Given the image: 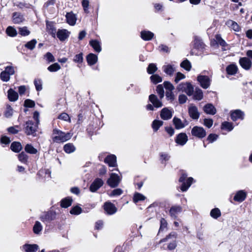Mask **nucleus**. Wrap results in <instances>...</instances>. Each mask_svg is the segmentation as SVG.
<instances>
[{
	"label": "nucleus",
	"instance_id": "nucleus-1",
	"mask_svg": "<svg viewBox=\"0 0 252 252\" xmlns=\"http://www.w3.org/2000/svg\"><path fill=\"white\" fill-rule=\"evenodd\" d=\"M71 132L65 133L59 129H54L52 133V140L55 143H63L69 140L72 136Z\"/></svg>",
	"mask_w": 252,
	"mask_h": 252
},
{
	"label": "nucleus",
	"instance_id": "nucleus-2",
	"mask_svg": "<svg viewBox=\"0 0 252 252\" xmlns=\"http://www.w3.org/2000/svg\"><path fill=\"white\" fill-rule=\"evenodd\" d=\"M38 125L32 120L27 121L23 125V130L27 135L36 136Z\"/></svg>",
	"mask_w": 252,
	"mask_h": 252
},
{
	"label": "nucleus",
	"instance_id": "nucleus-3",
	"mask_svg": "<svg viewBox=\"0 0 252 252\" xmlns=\"http://www.w3.org/2000/svg\"><path fill=\"white\" fill-rule=\"evenodd\" d=\"M187 176L188 175L186 173H183L179 178V182L182 183L180 189L183 192L188 190L191 186L193 180V179L192 177H189L187 179Z\"/></svg>",
	"mask_w": 252,
	"mask_h": 252
},
{
	"label": "nucleus",
	"instance_id": "nucleus-4",
	"mask_svg": "<svg viewBox=\"0 0 252 252\" xmlns=\"http://www.w3.org/2000/svg\"><path fill=\"white\" fill-rule=\"evenodd\" d=\"M177 237V234L175 232H172L166 237L162 239H161L159 243H162L168 241L169 239L172 240V241L170 242L167 246V248L169 250H173L177 247V243L176 239Z\"/></svg>",
	"mask_w": 252,
	"mask_h": 252
},
{
	"label": "nucleus",
	"instance_id": "nucleus-5",
	"mask_svg": "<svg viewBox=\"0 0 252 252\" xmlns=\"http://www.w3.org/2000/svg\"><path fill=\"white\" fill-rule=\"evenodd\" d=\"M177 90L179 92L186 93L189 96L193 94L194 88L193 86L189 82L182 83L177 87Z\"/></svg>",
	"mask_w": 252,
	"mask_h": 252
},
{
	"label": "nucleus",
	"instance_id": "nucleus-6",
	"mask_svg": "<svg viewBox=\"0 0 252 252\" xmlns=\"http://www.w3.org/2000/svg\"><path fill=\"white\" fill-rule=\"evenodd\" d=\"M56 217V213L53 211L43 212L40 216V220L44 223H49L54 220Z\"/></svg>",
	"mask_w": 252,
	"mask_h": 252
},
{
	"label": "nucleus",
	"instance_id": "nucleus-7",
	"mask_svg": "<svg viewBox=\"0 0 252 252\" xmlns=\"http://www.w3.org/2000/svg\"><path fill=\"white\" fill-rule=\"evenodd\" d=\"M121 181V177L117 174H110L109 178L107 181L108 185L112 188L118 187Z\"/></svg>",
	"mask_w": 252,
	"mask_h": 252
},
{
	"label": "nucleus",
	"instance_id": "nucleus-8",
	"mask_svg": "<svg viewBox=\"0 0 252 252\" xmlns=\"http://www.w3.org/2000/svg\"><path fill=\"white\" fill-rule=\"evenodd\" d=\"M197 80L201 87L205 89H208L210 87L212 81L209 76L202 75H198Z\"/></svg>",
	"mask_w": 252,
	"mask_h": 252
},
{
	"label": "nucleus",
	"instance_id": "nucleus-9",
	"mask_svg": "<svg viewBox=\"0 0 252 252\" xmlns=\"http://www.w3.org/2000/svg\"><path fill=\"white\" fill-rule=\"evenodd\" d=\"M191 132L193 136L198 138H203L206 135L205 130L202 127L198 126L193 127Z\"/></svg>",
	"mask_w": 252,
	"mask_h": 252
},
{
	"label": "nucleus",
	"instance_id": "nucleus-10",
	"mask_svg": "<svg viewBox=\"0 0 252 252\" xmlns=\"http://www.w3.org/2000/svg\"><path fill=\"white\" fill-rule=\"evenodd\" d=\"M188 111L189 116L193 120H197L199 116L200 113L198 110L197 107L193 104L189 105Z\"/></svg>",
	"mask_w": 252,
	"mask_h": 252
},
{
	"label": "nucleus",
	"instance_id": "nucleus-11",
	"mask_svg": "<svg viewBox=\"0 0 252 252\" xmlns=\"http://www.w3.org/2000/svg\"><path fill=\"white\" fill-rule=\"evenodd\" d=\"M245 113L240 109H237L230 112V117L233 121L238 120H243L244 119Z\"/></svg>",
	"mask_w": 252,
	"mask_h": 252
},
{
	"label": "nucleus",
	"instance_id": "nucleus-12",
	"mask_svg": "<svg viewBox=\"0 0 252 252\" xmlns=\"http://www.w3.org/2000/svg\"><path fill=\"white\" fill-rule=\"evenodd\" d=\"M182 211V208L180 205L172 206L169 211V214L170 216L173 219L177 218L178 215Z\"/></svg>",
	"mask_w": 252,
	"mask_h": 252
},
{
	"label": "nucleus",
	"instance_id": "nucleus-13",
	"mask_svg": "<svg viewBox=\"0 0 252 252\" xmlns=\"http://www.w3.org/2000/svg\"><path fill=\"white\" fill-rule=\"evenodd\" d=\"M103 207L105 211L109 215L114 214L117 211V209L115 205L110 202H105Z\"/></svg>",
	"mask_w": 252,
	"mask_h": 252
},
{
	"label": "nucleus",
	"instance_id": "nucleus-14",
	"mask_svg": "<svg viewBox=\"0 0 252 252\" xmlns=\"http://www.w3.org/2000/svg\"><path fill=\"white\" fill-rule=\"evenodd\" d=\"M103 180L100 178L95 179L90 187V190L91 192H94L97 190L103 185Z\"/></svg>",
	"mask_w": 252,
	"mask_h": 252
},
{
	"label": "nucleus",
	"instance_id": "nucleus-15",
	"mask_svg": "<svg viewBox=\"0 0 252 252\" xmlns=\"http://www.w3.org/2000/svg\"><path fill=\"white\" fill-rule=\"evenodd\" d=\"M188 140V137L185 133H180L178 134L175 139V142L181 146H184Z\"/></svg>",
	"mask_w": 252,
	"mask_h": 252
},
{
	"label": "nucleus",
	"instance_id": "nucleus-16",
	"mask_svg": "<svg viewBox=\"0 0 252 252\" xmlns=\"http://www.w3.org/2000/svg\"><path fill=\"white\" fill-rule=\"evenodd\" d=\"M239 63L241 67L245 70H249L252 65L251 61L247 57L241 58L239 59Z\"/></svg>",
	"mask_w": 252,
	"mask_h": 252
},
{
	"label": "nucleus",
	"instance_id": "nucleus-17",
	"mask_svg": "<svg viewBox=\"0 0 252 252\" xmlns=\"http://www.w3.org/2000/svg\"><path fill=\"white\" fill-rule=\"evenodd\" d=\"M162 69L166 74L172 76L176 71V67L175 65L168 64L163 65Z\"/></svg>",
	"mask_w": 252,
	"mask_h": 252
},
{
	"label": "nucleus",
	"instance_id": "nucleus-18",
	"mask_svg": "<svg viewBox=\"0 0 252 252\" xmlns=\"http://www.w3.org/2000/svg\"><path fill=\"white\" fill-rule=\"evenodd\" d=\"M104 162L108 164L109 167H116L117 166V158L114 155H110L105 158Z\"/></svg>",
	"mask_w": 252,
	"mask_h": 252
},
{
	"label": "nucleus",
	"instance_id": "nucleus-19",
	"mask_svg": "<svg viewBox=\"0 0 252 252\" xmlns=\"http://www.w3.org/2000/svg\"><path fill=\"white\" fill-rule=\"evenodd\" d=\"M149 100L156 108H160L162 106V102L159 100L157 96L155 94H152L150 95L149 96Z\"/></svg>",
	"mask_w": 252,
	"mask_h": 252
},
{
	"label": "nucleus",
	"instance_id": "nucleus-20",
	"mask_svg": "<svg viewBox=\"0 0 252 252\" xmlns=\"http://www.w3.org/2000/svg\"><path fill=\"white\" fill-rule=\"evenodd\" d=\"M70 32L65 29L59 30L57 32V36L61 41H64L67 39Z\"/></svg>",
	"mask_w": 252,
	"mask_h": 252
},
{
	"label": "nucleus",
	"instance_id": "nucleus-21",
	"mask_svg": "<svg viewBox=\"0 0 252 252\" xmlns=\"http://www.w3.org/2000/svg\"><path fill=\"white\" fill-rule=\"evenodd\" d=\"M66 22L70 26L75 25L77 18L76 15L72 12H68L65 15Z\"/></svg>",
	"mask_w": 252,
	"mask_h": 252
},
{
	"label": "nucleus",
	"instance_id": "nucleus-22",
	"mask_svg": "<svg viewBox=\"0 0 252 252\" xmlns=\"http://www.w3.org/2000/svg\"><path fill=\"white\" fill-rule=\"evenodd\" d=\"M246 192L243 190H241L236 192L233 199L235 201L242 202L246 199Z\"/></svg>",
	"mask_w": 252,
	"mask_h": 252
},
{
	"label": "nucleus",
	"instance_id": "nucleus-23",
	"mask_svg": "<svg viewBox=\"0 0 252 252\" xmlns=\"http://www.w3.org/2000/svg\"><path fill=\"white\" fill-rule=\"evenodd\" d=\"M141 38L145 41H149L154 36V33L150 31L144 30L140 33Z\"/></svg>",
	"mask_w": 252,
	"mask_h": 252
},
{
	"label": "nucleus",
	"instance_id": "nucleus-24",
	"mask_svg": "<svg viewBox=\"0 0 252 252\" xmlns=\"http://www.w3.org/2000/svg\"><path fill=\"white\" fill-rule=\"evenodd\" d=\"M12 20L15 24H20L25 20V18L21 13L14 12L12 14Z\"/></svg>",
	"mask_w": 252,
	"mask_h": 252
},
{
	"label": "nucleus",
	"instance_id": "nucleus-25",
	"mask_svg": "<svg viewBox=\"0 0 252 252\" xmlns=\"http://www.w3.org/2000/svg\"><path fill=\"white\" fill-rule=\"evenodd\" d=\"M203 110L205 113L212 115H215L217 112L214 106L211 103L205 105L203 107Z\"/></svg>",
	"mask_w": 252,
	"mask_h": 252
},
{
	"label": "nucleus",
	"instance_id": "nucleus-26",
	"mask_svg": "<svg viewBox=\"0 0 252 252\" xmlns=\"http://www.w3.org/2000/svg\"><path fill=\"white\" fill-rule=\"evenodd\" d=\"M172 112L167 108H163L160 112L161 118L164 120H167L171 118Z\"/></svg>",
	"mask_w": 252,
	"mask_h": 252
},
{
	"label": "nucleus",
	"instance_id": "nucleus-27",
	"mask_svg": "<svg viewBox=\"0 0 252 252\" xmlns=\"http://www.w3.org/2000/svg\"><path fill=\"white\" fill-rule=\"evenodd\" d=\"M193 47L195 49L201 50L204 48L205 44L199 37L196 36H194L193 40Z\"/></svg>",
	"mask_w": 252,
	"mask_h": 252
},
{
	"label": "nucleus",
	"instance_id": "nucleus-28",
	"mask_svg": "<svg viewBox=\"0 0 252 252\" xmlns=\"http://www.w3.org/2000/svg\"><path fill=\"white\" fill-rule=\"evenodd\" d=\"M225 24L227 27L233 30L235 32H239L241 30V28L239 25L233 20H227Z\"/></svg>",
	"mask_w": 252,
	"mask_h": 252
},
{
	"label": "nucleus",
	"instance_id": "nucleus-29",
	"mask_svg": "<svg viewBox=\"0 0 252 252\" xmlns=\"http://www.w3.org/2000/svg\"><path fill=\"white\" fill-rule=\"evenodd\" d=\"M38 248V246L36 244H25L23 246V249L26 252H36Z\"/></svg>",
	"mask_w": 252,
	"mask_h": 252
},
{
	"label": "nucleus",
	"instance_id": "nucleus-30",
	"mask_svg": "<svg viewBox=\"0 0 252 252\" xmlns=\"http://www.w3.org/2000/svg\"><path fill=\"white\" fill-rule=\"evenodd\" d=\"M90 45L93 48L94 50L97 52L99 53L101 51V47L100 45V42L98 41L97 40H91L89 42Z\"/></svg>",
	"mask_w": 252,
	"mask_h": 252
},
{
	"label": "nucleus",
	"instance_id": "nucleus-31",
	"mask_svg": "<svg viewBox=\"0 0 252 252\" xmlns=\"http://www.w3.org/2000/svg\"><path fill=\"white\" fill-rule=\"evenodd\" d=\"M97 56L93 53H90L87 56V61L90 65L95 64L97 62Z\"/></svg>",
	"mask_w": 252,
	"mask_h": 252
},
{
	"label": "nucleus",
	"instance_id": "nucleus-32",
	"mask_svg": "<svg viewBox=\"0 0 252 252\" xmlns=\"http://www.w3.org/2000/svg\"><path fill=\"white\" fill-rule=\"evenodd\" d=\"M8 97L10 101H15L18 98V93L10 89L8 91Z\"/></svg>",
	"mask_w": 252,
	"mask_h": 252
},
{
	"label": "nucleus",
	"instance_id": "nucleus-33",
	"mask_svg": "<svg viewBox=\"0 0 252 252\" xmlns=\"http://www.w3.org/2000/svg\"><path fill=\"white\" fill-rule=\"evenodd\" d=\"M76 150L75 147L72 143H67L63 146L64 151L67 154H70L74 152Z\"/></svg>",
	"mask_w": 252,
	"mask_h": 252
},
{
	"label": "nucleus",
	"instance_id": "nucleus-34",
	"mask_svg": "<svg viewBox=\"0 0 252 252\" xmlns=\"http://www.w3.org/2000/svg\"><path fill=\"white\" fill-rule=\"evenodd\" d=\"M72 202V199L70 197H66L62 200L61 206L62 208H66L71 206Z\"/></svg>",
	"mask_w": 252,
	"mask_h": 252
},
{
	"label": "nucleus",
	"instance_id": "nucleus-35",
	"mask_svg": "<svg viewBox=\"0 0 252 252\" xmlns=\"http://www.w3.org/2000/svg\"><path fill=\"white\" fill-rule=\"evenodd\" d=\"M10 149L15 153H18L22 150V146L20 142H13L11 144Z\"/></svg>",
	"mask_w": 252,
	"mask_h": 252
},
{
	"label": "nucleus",
	"instance_id": "nucleus-36",
	"mask_svg": "<svg viewBox=\"0 0 252 252\" xmlns=\"http://www.w3.org/2000/svg\"><path fill=\"white\" fill-rule=\"evenodd\" d=\"M46 27L48 30L49 33L52 35L53 37H55L56 33V29L52 23L47 22L46 23Z\"/></svg>",
	"mask_w": 252,
	"mask_h": 252
},
{
	"label": "nucleus",
	"instance_id": "nucleus-37",
	"mask_svg": "<svg viewBox=\"0 0 252 252\" xmlns=\"http://www.w3.org/2000/svg\"><path fill=\"white\" fill-rule=\"evenodd\" d=\"M237 66L234 64L229 65L226 69L227 73L229 75H234L237 72Z\"/></svg>",
	"mask_w": 252,
	"mask_h": 252
},
{
	"label": "nucleus",
	"instance_id": "nucleus-38",
	"mask_svg": "<svg viewBox=\"0 0 252 252\" xmlns=\"http://www.w3.org/2000/svg\"><path fill=\"white\" fill-rule=\"evenodd\" d=\"M173 122L176 129H181L185 126V125L179 118L174 117L173 119Z\"/></svg>",
	"mask_w": 252,
	"mask_h": 252
},
{
	"label": "nucleus",
	"instance_id": "nucleus-39",
	"mask_svg": "<svg viewBox=\"0 0 252 252\" xmlns=\"http://www.w3.org/2000/svg\"><path fill=\"white\" fill-rule=\"evenodd\" d=\"M203 97L202 91L199 88H196L193 94V98L197 100H200Z\"/></svg>",
	"mask_w": 252,
	"mask_h": 252
},
{
	"label": "nucleus",
	"instance_id": "nucleus-40",
	"mask_svg": "<svg viewBox=\"0 0 252 252\" xmlns=\"http://www.w3.org/2000/svg\"><path fill=\"white\" fill-rule=\"evenodd\" d=\"M146 199V197L143 194L138 193V192H135L134 194L133 197V201L136 203L139 201H143Z\"/></svg>",
	"mask_w": 252,
	"mask_h": 252
},
{
	"label": "nucleus",
	"instance_id": "nucleus-41",
	"mask_svg": "<svg viewBox=\"0 0 252 252\" xmlns=\"http://www.w3.org/2000/svg\"><path fill=\"white\" fill-rule=\"evenodd\" d=\"M221 127L222 129H226L228 131H231L234 128L233 124L228 122H224L221 124Z\"/></svg>",
	"mask_w": 252,
	"mask_h": 252
},
{
	"label": "nucleus",
	"instance_id": "nucleus-42",
	"mask_svg": "<svg viewBox=\"0 0 252 252\" xmlns=\"http://www.w3.org/2000/svg\"><path fill=\"white\" fill-rule=\"evenodd\" d=\"M25 151L30 154H36L37 153V150L30 144L25 146Z\"/></svg>",
	"mask_w": 252,
	"mask_h": 252
},
{
	"label": "nucleus",
	"instance_id": "nucleus-43",
	"mask_svg": "<svg viewBox=\"0 0 252 252\" xmlns=\"http://www.w3.org/2000/svg\"><path fill=\"white\" fill-rule=\"evenodd\" d=\"M42 226L38 221H36L33 227V231L36 234H38L42 230Z\"/></svg>",
	"mask_w": 252,
	"mask_h": 252
},
{
	"label": "nucleus",
	"instance_id": "nucleus-44",
	"mask_svg": "<svg viewBox=\"0 0 252 252\" xmlns=\"http://www.w3.org/2000/svg\"><path fill=\"white\" fill-rule=\"evenodd\" d=\"M6 33L8 36L11 37L16 36L17 34L16 29L11 26H9L7 28L6 30Z\"/></svg>",
	"mask_w": 252,
	"mask_h": 252
},
{
	"label": "nucleus",
	"instance_id": "nucleus-45",
	"mask_svg": "<svg viewBox=\"0 0 252 252\" xmlns=\"http://www.w3.org/2000/svg\"><path fill=\"white\" fill-rule=\"evenodd\" d=\"M181 67L184 68L187 71H189L191 68L190 62L187 59L183 61L180 64Z\"/></svg>",
	"mask_w": 252,
	"mask_h": 252
},
{
	"label": "nucleus",
	"instance_id": "nucleus-46",
	"mask_svg": "<svg viewBox=\"0 0 252 252\" xmlns=\"http://www.w3.org/2000/svg\"><path fill=\"white\" fill-rule=\"evenodd\" d=\"M210 216L214 219H217L221 216V212L218 208L212 209L210 212Z\"/></svg>",
	"mask_w": 252,
	"mask_h": 252
},
{
	"label": "nucleus",
	"instance_id": "nucleus-47",
	"mask_svg": "<svg viewBox=\"0 0 252 252\" xmlns=\"http://www.w3.org/2000/svg\"><path fill=\"white\" fill-rule=\"evenodd\" d=\"M158 70V67L155 63H150L147 68V72L150 74H153Z\"/></svg>",
	"mask_w": 252,
	"mask_h": 252
},
{
	"label": "nucleus",
	"instance_id": "nucleus-48",
	"mask_svg": "<svg viewBox=\"0 0 252 252\" xmlns=\"http://www.w3.org/2000/svg\"><path fill=\"white\" fill-rule=\"evenodd\" d=\"M70 213L72 215H78L82 212V209L78 206L72 207L70 210Z\"/></svg>",
	"mask_w": 252,
	"mask_h": 252
},
{
	"label": "nucleus",
	"instance_id": "nucleus-49",
	"mask_svg": "<svg viewBox=\"0 0 252 252\" xmlns=\"http://www.w3.org/2000/svg\"><path fill=\"white\" fill-rule=\"evenodd\" d=\"M15 5L20 9H30L32 8V5L31 4L25 2H18Z\"/></svg>",
	"mask_w": 252,
	"mask_h": 252
},
{
	"label": "nucleus",
	"instance_id": "nucleus-50",
	"mask_svg": "<svg viewBox=\"0 0 252 252\" xmlns=\"http://www.w3.org/2000/svg\"><path fill=\"white\" fill-rule=\"evenodd\" d=\"M151 81L155 84L162 82V78L158 74H153L150 77Z\"/></svg>",
	"mask_w": 252,
	"mask_h": 252
},
{
	"label": "nucleus",
	"instance_id": "nucleus-51",
	"mask_svg": "<svg viewBox=\"0 0 252 252\" xmlns=\"http://www.w3.org/2000/svg\"><path fill=\"white\" fill-rule=\"evenodd\" d=\"M163 122L159 120H154L152 123V128L155 131H157L162 125Z\"/></svg>",
	"mask_w": 252,
	"mask_h": 252
},
{
	"label": "nucleus",
	"instance_id": "nucleus-52",
	"mask_svg": "<svg viewBox=\"0 0 252 252\" xmlns=\"http://www.w3.org/2000/svg\"><path fill=\"white\" fill-rule=\"evenodd\" d=\"M61 69L60 65L58 63H55L48 67L47 69L50 72H56Z\"/></svg>",
	"mask_w": 252,
	"mask_h": 252
},
{
	"label": "nucleus",
	"instance_id": "nucleus-53",
	"mask_svg": "<svg viewBox=\"0 0 252 252\" xmlns=\"http://www.w3.org/2000/svg\"><path fill=\"white\" fill-rule=\"evenodd\" d=\"M36 43H37V41L36 40V39H32V40L28 42L25 44V46L27 48H28L31 50H32L34 48L35 46Z\"/></svg>",
	"mask_w": 252,
	"mask_h": 252
},
{
	"label": "nucleus",
	"instance_id": "nucleus-54",
	"mask_svg": "<svg viewBox=\"0 0 252 252\" xmlns=\"http://www.w3.org/2000/svg\"><path fill=\"white\" fill-rule=\"evenodd\" d=\"M156 91L157 93L158 94L160 99H162L164 95V92L163 87L162 85H158L157 87Z\"/></svg>",
	"mask_w": 252,
	"mask_h": 252
},
{
	"label": "nucleus",
	"instance_id": "nucleus-55",
	"mask_svg": "<svg viewBox=\"0 0 252 252\" xmlns=\"http://www.w3.org/2000/svg\"><path fill=\"white\" fill-rule=\"evenodd\" d=\"M18 158L20 161L26 163L28 161V156L25 153L22 152L18 155Z\"/></svg>",
	"mask_w": 252,
	"mask_h": 252
},
{
	"label": "nucleus",
	"instance_id": "nucleus-56",
	"mask_svg": "<svg viewBox=\"0 0 252 252\" xmlns=\"http://www.w3.org/2000/svg\"><path fill=\"white\" fill-rule=\"evenodd\" d=\"M216 41L217 44L222 47H224L226 45L225 41L221 38L220 35L217 34L216 35Z\"/></svg>",
	"mask_w": 252,
	"mask_h": 252
},
{
	"label": "nucleus",
	"instance_id": "nucleus-57",
	"mask_svg": "<svg viewBox=\"0 0 252 252\" xmlns=\"http://www.w3.org/2000/svg\"><path fill=\"white\" fill-rule=\"evenodd\" d=\"M10 75L7 73L4 70L2 71L0 74V78L3 82H7L9 80Z\"/></svg>",
	"mask_w": 252,
	"mask_h": 252
},
{
	"label": "nucleus",
	"instance_id": "nucleus-58",
	"mask_svg": "<svg viewBox=\"0 0 252 252\" xmlns=\"http://www.w3.org/2000/svg\"><path fill=\"white\" fill-rule=\"evenodd\" d=\"M13 111L10 106H7L4 115L6 118H10L13 115Z\"/></svg>",
	"mask_w": 252,
	"mask_h": 252
},
{
	"label": "nucleus",
	"instance_id": "nucleus-59",
	"mask_svg": "<svg viewBox=\"0 0 252 252\" xmlns=\"http://www.w3.org/2000/svg\"><path fill=\"white\" fill-rule=\"evenodd\" d=\"M58 119L63 120L64 121H67L69 123L71 122V120L69 118V115L66 113H62L58 116Z\"/></svg>",
	"mask_w": 252,
	"mask_h": 252
},
{
	"label": "nucleus",
	"instance_id": "nucleus-60",
	"mask_svg": "<svg viewBox=\"0 0 252 252\" xmlns=\"http://www.w3.org/2000/svg\"><path fill=\"white\" fill-rule=\"evenodd\" d=\"M20 128L19 126H10L7 128V131L11 134H15L19 132L20 130L18 128Z\"/></svg>",
	"mask_w": 252,
	"mask_h": 252
},
{
	"label": "nucleus",
	"instance_id": "nucleus-61",
	"mask_svg": "<svg viewBox=\"0 0 252 252\" xmlns=\"http://www.w3.org/2000/svg\"><path fill=\"white\" fill-rule=\"evenodd\" d=\"M19 33L22 36H27L30 34V32L27 27L19 28Z\"/></svg>",
	"mask_w": 252,
	"mask_h": 252
},
{
	"label": "nucleus",
	"instance_id": "nucleus-62",
	"mask_svg": "<svg viewBox=\"0 0 252 252\" xmlns=\"http://www.w3.org/2000/svg\"><path fill=\"white\" fill-rule=\"evenodd\" d=\"M160 225L159 229V232L163 231L166 228L167 226V222L164 218H161L160 221Z\"/></svg>",
	"mask_w": 252,
	"mask_h": 252
},
{
	"label": "nucleus",
	"instance_id": "nucleus-63",
	"mask_svg": "<svg viewBox=\"0 0 252 252\" xmlns=\"http://www.w3.org/2000/svg\"><path fill=\"white\" fill-rule=\"evenodd\" d=\"M163 85L166 91H172L174 89V86L170 82L165 81Z\"/></svg>",
	"mask_w": 252,
	"mask_h": 252
},
{
	"label": "nucleus",
	"instance_id": "nucleus-64",
	"mask_svg": "<svg viewBox=\"0 0 252 252\" xmlns=\"http://www.w3.org/2000/svg\"><path fill=\"white\" fill-rule=\"evenodd\" d=\"M123 192V191L121 189H116L112 191L111 193L109 194L111 196H116L121 195Z\"/></svg>",
	"mask_w": 252,
	"mask_h": 252
}]
</instances>
